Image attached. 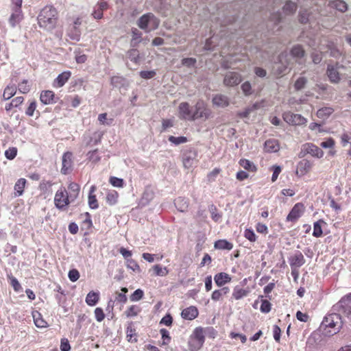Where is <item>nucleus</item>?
<instances>
[{"mask_svg":"<svg viewBox=\"0 0 351 351\" xmlns=\"http://www.w3.org/2000/svg\"><path fill=\"white\" fill-rule=\"evenodd\" d=\"M210 213L211 214V218L216 222L219 221L222 215L218 213L217 208L215 206L211 205L209 208Z\"/></svg>","mask_w":351,"mask_h":351,"instance_id":"nucleus-50","label":"nucleus"},{"mask_svg":"<svg viewBox=\"0 0 351 351\" xmlns=\"http://www.w3.org/2000/svg\"><path fill=\"white\" fill-rule=\"evenodd\" d=\"M54 205L60 210H64L73 202L65 187L61 186L54 196Z\"/></svg>","mask_w":351,"mask_h":351,"instance_id":"nucleus-3","label":"nucleus"},{"mask_svg":"<svg viewBox=\"0 0 351 351\" xmlns=\"http://www.w3.org/2000/svg\"><path fill=\"white\" fill-rule=\"evenodd\" d=\"M280 149V145L276 139H268L264 143V150L268 153H275Z\"/></svg>","mask_w":351,"mask_h":351,"instance_id":"nucleus-19","label":"nucleus"},{"mask_svg":"<svg viewBox=\"0 0 351 351\" xmlns=\"http://www.w3.org/2000/svg\"><path fill=\"white\" fill-rule=\"evenodd\" d=\"M249 292L250 291L247 289H245L239 287V286H237L234 288L232 292V297L235 300H238L244 297H246L248 295Z\"/></svg>","mask_w":351,"mask_h":351,"instance_id":"nucleus-31","label":"nucleus"},{"mask_svg":"<svg viewBox=\"0 0 351 351\" xmlns=\"http://www.w3.org/2000/svg\"><path fill=\"white\" fill-rule=\"evenodd\" d=\"M212 101L214 106L219 108H225L230 104L228 97L221 94L215 95Z\"/></svg>","mask_w":351,"mask_h":351,"instance_id":"nucleus-21","label":"nucleus"},{"mask_svg":"<svg viewBox=\"0 0 351 351\" xmlns=\"http://www.w3.org/2000/svg\"><path fill=\"white\" fill-rule=\"evenodd\" d=\"M178 114L180 119L191 121L197 119L206 121L213 116L211 109L202 99L196 102V113L190 112V104L188 102H182L178 106Z\"/></svg>","mask_w":351,"mask_h":351,"instance_id":"nucleus-1","label":"nucleus"},{"mask_svg":"<svg viewBox=\"0 0 351 351\" xmlns=\"http://www.w3.org/2000/svg\"><path fill=\"white\" fill-rule=\"evenodd\" d=\"M282 117L286 123L292 125H302L307 122L306 119L301 114H295L290 111L284 112Z\"/></svg>","mask_w":351,"mask_h":351,"instance_id":"nucleus-9","label":"nucleus"},{"mask_svg":"<svg viewBox=\"0 0 351 351\" xmlns=\"http://www.w3.org/2000/svg\"><path fill=\"white\" fill-rule=\"evenodd\" d=\"M330 7L336 9L341 12H345L348 10L347 3L343 0H334L329 3Z\"/></svg>","mask_w":351,"mask_h":351,"instance_id":"nucleus-26","label":"nucleus"},{"mask_svg":"<svg viewBox=\"0 0 351 351\" xmlns=\"http://www.w3.org/2000/svg\"><path fill=\"white\" fill-rule=\"evenodd\" d=\"M99 123L104 125H111L114 121L113 118H108L107 113H101L98 115Z\"/></svg>","mask_w":351,"mask_h":351,"instance_id":"nucleus-44","label":"nucleus"},{"mask_svg":"<svg viewBox=\"0 0 351 351\" xmlns=\"http://www.w3.org/2000/svg\"><path fill=\"white\" fill-rule=\"evenodd\" d=\"M73 154L71 152H67L62 156V167L61 169V173L66 175L69 173L72 170L73 166Z\"/></svg>","mask_w":351,"mask_h":351,"instance_id":"nucleus-12","label":"nucleus"},{"mask_svg":"<svg viewBox=\"0 0 351 351\" xmlns=\"http://www.w3.org/2000/svg\"><path fill=\"white\" fill-rule=\"evenodd\" d=\"M96 191V186L95 185L91 186L89 193H88V206L91 209H97L99 207V204L94 194Z\"/></svg>","mask_w":351,"mask_h":351,"instance_id":"nucleus-24","label":"nucleus"},{"mask_svg":"<svg viewBox=\"0 0 351 351\" xmlns=\"http://www.w3.org/2000/svg\"><path fill=\"white\" fill-rule=\"evenodd\" d=\"M87 159L93 163H97L101 160V157L97 149L90 151L87 153Z\"/></svg>","mask_w":351,"mask_h":351,"instance_id":"nucleus-42","label":"nucleus"},{"mask_svg":"<svg viewBox=\"0 0 351 351\" xmlns=\"http://www.w3.org/2000/svg\"><path fill=\"white\" fill-rule=\"evenodd\" d=\"M95 316L97 322H101L105 318V314L101 308L97 307L95 309Z\"/></svg>","mask_w":351,"mask_h":351,"instance_id":"nucleus-62","label":"nucleus"},{"mask_svg":"<svg viewBox=\"0 0 351 351\" xmlns=\"http://www.w3.org/2000/svg\"><path fill=\"white\" fill-rule=\"evenodd\" d=\"M159 23V20L152 13L143 14L138 21V27L147 32L157 29Z\"/></svg>","mask_w":351,"mask_h":351,"instance_id":"nucleus-5","label":"nucleus"},{"mask_svg":"<svg viewBox=\"0 0 351 351\" xmlns=\"http://www.w3.org/2000/svg\"><path fill=\"white\" fill-rule=\"evenodd\" d=\"M17 154V149L15 147L9 148L5 152V156L9 159L12 160L14 159Z\"/></svg>","mask_w":351,"mask_h":351,"instance_id":"nucleus-64","label":"nucleus"},{"mask_svg":"<svg viewBox=\"0 0 351 351\" xmlns=\"http://www.w3.org/2000/svg\"><path fill=\"white\" fill-rule=\"evenodd\" d=\"M304 206L302 203L295 204L287 217V221H296L304 213Z\"/></svg>","mask_w":351,"mask_h":351,"instance_id":"nucleus-11","label":"nucleus"},{"mask_svg":"<svg viewBox=\"0 0 351 351\" xmlns=\"http://www.w3.org/2000/svg\"><path fill=\"white\" fill-rule=\"evenodd\" d=\"M175 206L179 211L184 212L188 208L189 203L186 199L180 197L175 200Z\"/></svg>","mask_w":351,"mask_h":351,"instance_id":"nucleus-35","label":"nucleus"},{"mask_svg":"<svg viewBox=\"0 0 351 351\" xmlns=\"http://www.w3.org/2000/svg\"><path fill=\"white\" fill-rule=\"evenodd\" d=\"M168 140L169 142H171V143H173L176 145H178L180 144L185 143L187 142V138L185 136L176 137L173 136H169Z\"/></svg>","mask_w":351,"mask_h":351,"instance_id":"nucleus-49","label":"nucleus"},{"mask_svg":"<svg viewBox=\"0 0 351 351\" xmlns=\"http://www.w3.org/2000/svg\"><path fill=\"white\" fill-rule=\"evenodd\" d=\"M153 269L156 276H165L169 274V270L167 269V267H162L160 265H155L153 267Z\"/></svg>","mask_w":351,"mask_h":351,"instance_id":"nucleus-47","label":"nucleus"},{"mask_svg":"<svg viewBox=\"0 0 351 351\" xmlns=\"http://www.w3.org/2000/svg\"><path fill=\"white\" fill-rule=\"evenodd\" d=\"M8 278L10 279V284L13 289H14V291H19L21 289V286L18 280L12 275H9Z\"/></svg>","mask_w":351,"mask_h":351,"instance_id":"nucleus-60","label":"nucleus"},{"mask_svg":"<svg viewBox=\"0 0 351 351\" xmlns=\"http://www.w3.org/2000/svg\"><path fill=\"white\" fill-rule=\"evenodd\" d=\"M68 189L70 198L74 202L79 196L80 187L77 183L71 182L69 184Z\"/></svg>","mask_w":351,"mask_h":351,"instance_id":"nucleus-25","label":"nucleus"},{"mask_svg":"<svg viewBox=\"0 0 351 351\" xmlns=\"http://www.w3.org/2000/svg\"><path fill=\"white\" fill-rule=\"evenodd\" d=\"M140 76L145 80L152 79L155 77L156 73L155 71H141L140 72Z\"/></svg>","mask_w":351,"mask_h":351,"instance_id":"nucleus-59","label":"nucleus"},{"mask_svg":"<svg viewBox=\"0 0 351 351\" xmlns=\"http://www.w3.org/2000/svg\"><path fill=\"white\" fill-rule=\"evenodd\" d=\"M199 315V311L197 307L191 306L182 310L181 316L183 319L187 320H193L195 319Z\"/></svg>","mask_w":351,"mask_h":351,"instance_id":"nucleus-16","label":"nucleus"},{"mask_svg":"<svg viewBox=\"0 0 351 351\" xmlns=\"http://www.w3.org/2000/svg\"><path fill=\"white\" fill-rule=\"evenodd\" d=\"M344 66L342 64L337 62L335 64H328L326 69V74L329 79V81L332 84H337L341 80L340 74L339 70L343 69Z\"/></svg>","mask_w":351,"mask_h":351,"instance_id":"nucleus-8","label":"nucleus"},{"mask_svg":"<svg viewBox=\"0 0 351 351\" xmlns=\"http://www.w3.org/2000/svg\"><path fill=\"white\" fill-rule=\"evenodd\" d=\"M291 267L298 268L305 263V259L301 252L297 251L289 258Z\"/></svg>","mask_w":351,"mask_h":351,"instance_id":"nucleus-14","label":"nucleus"},{"mask_svg":"<svg viewBox=\"0 0 351 351\" xmlns=\"http://www.w3.org/2000/svg\"><path fill=\"white\" fill-rule=\"evenodd\" d=\"M328 48L330 50V56L336 58H339L341 56V53L340 51L334 46L333 43H328Z\"/></svg>","mask_w":351,"mask_h":351,"instance_id":"nucleus-53","label":"nucleus"},{"mask_svg":"<svg viewBox=\"0 0 351 351\" xmlns=\"http://www.w3.org/2000/svg\"><path fill=\"white\" fill-rule=\"evenodd\" d=\"M296 9V4L291 1H287L282 8L283 12L285 15H289L294 13Z\"/></svg>","mask_w":351,"mask_h":351,"instance_id":"nucleus-39","label":"nucleus"},{"mask_svg":"<svg viewBox=\"0 0 351 351\" xmlns=\"http://www.w3.org/2000/svg\"><path fill=\"white\" fill-rule=\"evenodd\" d=\"M137 333L136 329L133 327L132 324H128L126 328V338L129 342H136L137 341Z\"/></svg>","mask_w":351,"mask_h":351,"instance_id":"nucleus-28","label":"nucleus"},{"mask_svg":"<svg viewBox=\"0 0 351 351\" xmlns=\"http://www.w3.org/2000/svg\"><path fill=\"white\" fill-rule=\"evenodd\" d=\"M244 237L251 242H254L256 240V236L254 231L251 229H246L245 230Z\"/></svg>","mask_w":351,"mask_h":351,"instance_id":"nucleus-61","label":"nucleus"},{"mask_svg":"<svg viewBox=\"0 0 351 351\" xmlns=\"http://www.w3.org/2000/svg\"><path fill=\"white\" fill-rule=\"evenodd\" d=\"M334 112V109L331 107H323L317 112V116L321 119H326Z\"/></svg>","mask_w":351,"mask_h":351,"instance_id":"nucleus-37","label":"nucleus"},{"mask_svg":"<svg viewBox=\"0 0 351 351\" xmlns=\"http://www.w3.org/2000/svg\"><path fill=\"white\" fill-rule=\"evenodd\" d=\"M160 333L162 336V339L163 340L162 345H167L170 342L171 337L169 336V331L165 328H162L160 330Z\"/></svg>","mask_w":351,"mask_h":351,"instance_id":"nucleus-54","label":"nucleus"},{"mask_svg":"<svg viewBox=\"0 0 351 351\" xmlns=\"http://www.w3.org/2000/svg\"><path fill=\"white\" fill-rule=\"evenodd\" d=\"M68 277L71 282H75L80 278V273L77 269H73L69 271Z\"/></svg>","mask_w":351,"mask_h":351,"instance_id":"nucleus-63","label":"nucleus"},{"mask_svg":"<svg viewBox=\"0 0 351 351\" xmlns=\"http://www.w3.org/2000/svg\"><path fill=\"white\" fill-rule=\"evenodd\" d=\"M104 134L101 132H95L92 136H83L84 141L86 142V146L97 145L101 142Z\"/></svg>","mask_w":351,"mask_h":351,"instance_id":"nucleus-15","label":"nucleus"},{"mask_svg":"<svg viewBox=\"0 0 351 351\" xmlns=\"http://www.w3.org/2000/svg\"><path fill=\"white\" fill-rule=\"evenodd\" d=\"M271 304L267 300H262L260 310L262 313H267L271 311Z\"/></svg>","mask_w":351,"mask_h":351,"instance_id":"nucleus-57","label":"nucleus"},{"mask_svg":"<svg viewBox=\"0 0 351 351\" xmlns=\"http://www.w3.org/2000/svg\"><path fill=\"white\" fill-rule=\"evenodd\" d=\"M118 193L115 191H110L106 195V202L109 205H114L117 202Z\"/></svg>","mask_w":351,"mask_h":351,"instance_id":"nucleus-43","label":"nucleus"},{"mask_svg":"<svg viewBox=\"0 0 351 351\" xmlns=\"http://www.w3.org/2000/svg\"><path fill=\"white\" fill-rule=\"evenodd\" d=\"M12 13L9 19V23L12 27H14L23 19L21 10L12 9Z\"/></svg>","mask_w":351,"mask_h":351,"instance_id":"nucleus-22","label":"nucleus"},{"mask_svg":"<svg viewBox=\"0 0 351 351\" xmlns=\"http://www.w3.org/2000/svg\"><path fill=\"white\" fill-rule=\"evenodd\" d=\"M26 184L25 178H20L17 180L14 185V191L16 196H21L23 193Z\"/></svg>","mask_w":351,"mask_h":351,"instance_id":"nucleus-34","label":"nucleus"},{"mask_svg":"<svg viewBox=\"0 0 351 351\" xmlns=\"http://www.w3.org/2000/svg\"><path fill=\"white\" fill-rule=\"evenodd\" d=\"M143 291L138 289L130 295V300L132 302L138 301L143 297Z\"/></svg>","mask_w":351,"mask_h":351,"instance_id":"nucleus-58","label":"nucleus"},{"mask_svg":"<svg viewBox=\"0 0 351 351\" xmlns=\"http://www.w3.org/2000/svg\"><path fill=\"white\" fill-rule=\"evenodd\" d=\"M239 165L245 169L254 172L256 171V167L253 162L247 159H241Z\"/></svg>","mask_w":351,"mask_h":351,"instance_id":"nucleus-40","label":"nucleus"},{"mask_svg":"<svg viewBox=\"0 0 351 351\" xmlns=\"http://www.w3.org/2000/svg\"><path fill=\"white\" fill-rule=\"evenodd\" d=\"M191 338L204 343L205 337L202 328H196L194 330L193 335L191 336Z\"/></svg>","mask_w":351,"mask_h":351,"instance_id":"nucleus-38","label":"nucleus"},{"mask_svg":"<svg viewBox=\"0 0 351 351\" xmlns=\"http://www.w3.org/2000/svg\"><path fill=\"white\" fill-rule=\"evenodd\" d=\"M342 324V318L337 311H333L332 313L326 315L322 323L323 327L333 328L334 334L339 331Z\"/></svg>","mask_w":351,"mask_h":351,"instance_id":"nucleus-6","label":"nucleus"},{"mask_svg":"<svg viewBox=\"0 0 351 351\" xmlns=\"http://www.w3.org/2000/svg\"><path fill=\"white\" fill-rule=\"evenodd\" d=\"M302 151L306 154H311L313 157L320 158L323 156V151L313 143H306L302 145Z\"/></svg>","mask_w":351,"mask_h":351,"instance_id":"nucleus-13","label":"nucleus"},{"mask_svg":"<svg viewBox=\"0 0 351 351\" xmlns=\"http://www.w3.org/2000/svg\"><path fill=\"white\" fill-rule=\"evenodd\" d=\"M231 280L230 276L225 272L218 273L214 276L215 282L219 287H223L225 284L230 282Z\"/></svg>","mask_w":351,"mask_h":351,"instance_id":"nucleus-20","label":"nucleus"},{"mask_svg":"<svg viewBox=\"0 0 351 351\" xmlns=\"http://www.w3.org/2000/svg\"><path fill=\"white\" fill-rule=\"evenodd\" d=\"M215 247L219 250H230L233 247L232 243L225 239L218 240L215 243Z\"/></svg>","mask_w":351,"mask_h":351,"instance_id":"nucleus-33","label":"nucleus"},{"mask_svg":"<svg viewBox=\"0 0 351 351\" xmlns=\"http://www.w3.org/2000/svg\"><path fill=\"white\" fill-rule=\"evenodd\" d=\"M99 294L95 291H90L86 298V302L88 306H95L99 301Z\"/></svg>","mask_w":351,"mask_h":351,"instance_id":"nucleus-30","label":"nucleus"},{"mask_svg":"<svg viewBox=\"0 0 351 351\" xmlns=\"http://www.w3.org/2000/svg\"><path fill=\"white\" fill-rule=\"evenodd\" d=\"M71 72L70 71H64L58 75V77L56 78L54 83L57 84V87H62L63 86L65 83L68 81L69 77H71Z\"/></svg>","mask_w":351,"mask_h":351,"instance_id":"nucleus-27","label":"nucleus"},{"mask_svg":"<svg viewBox=\"0 0 351 351\" xmlns=\"http://www.w3.org/2000/svg\"><path fill=\"white\" fill-rule=\"evenodd\" d=\"M308 82V79L304 76L299 77L294 83V88L295 90L303 89Z\"/></svg>","mask_w":351,"mask_h":351,"instance_id":"nucleus-41","label":"nucleus"},{"mask_svg":"<svg viewBox=\"0 0 351 351\" xmlns=\"http://www.w3.org/2000/svg\"><path fill=\"white\" fill-rule=\"evenodd\" d=\"M197 152L195 149L186 150L182 154V163L185 169H191L197 163Z\"/></svg>","mask_w":351,"mask_h":351,"instance_id":"nucleus-7","label":"nucleus"},{"mask_svg":"<svg viewBox=\"0 0 351 351\" xmlns=\"http://www.w3.org/2000/svg\"><path fill=\"white\" fill-rule=\"evenodd\" d=\"M332 311H337L340 317H346L351 320V293L341 298L332 306Z\"/></svg>","mask_w":351,"mask_h":351,"instance_id":"nucleus-4","label":"nucleus"},{"mask_svg":"<svg viewBox=\"0 0 351 351\" xmlns=\"http://www.w3.org/2000/svg\"><path fill=\"white\" fill-rule=\"evenodd\" d=\"M324 221L323 220H319L314 223L313 225V235L315 237H320L322 234V224L324 223Z\"/></svg>","mask_w":351,"mask_h":351,"instance_id":"nucleus-45","label":"nucleus"},{"mask_svg":"<svg viewBox=\"0 0 351 351\" xmlns=\"http://www.w3.org/2000/svg\"><path fill=\"white\" fill-rule=\"evenodd\" d=\"M241 82V75L234 71H228L224 75L223 84L227 86H234Z\"/></svg>","mask_w":351,"mask_h":351,"instance_id":"nucleus-10","label":"nucleus"},{"mask_svg":"<svg viewBox=\"0 0 351 351\" xmlns=\"http://www.w3.org/2000/svg\"><path fill=\"white\" fill-rule=\"evenodd\" d=\"M40 100L43 104L45 105L56 102L55 94L51 90L42 91L40 95Z\"/></svg>","mask_w":351,"mask_h":351,"instance_id":"nucleus-18","label":"nucleus"},{"mask_svg":"<svg viewBox=\"0 0 351 351\" xmlns=\"http://www.w3.org/2000/svg\"><path fill=\"white\" fill-rule=\"evenodd\" d=\"M230 292V288L228 287H223L219 289L215 290L211 295V299L215 301H219L222 300L223 295H226Z\"/></svg>","mask_w":351,"mask_h":351,"instance_id":"nucleus-23","label":"nucleus"},{"mask_svg":"<svg viewBox=\"0 0 351 351\" xmlns=\"http://www.w3.org/2000/svg\"><path fill=\"white\" fill-rule=\"evenodd\" d=\"M34 322L38 328H45L47 326V322L43 318L41 314L38 311L32 313Z\"/></svg>","mask_w":351,"mask_h":351,"instance_id":"nucleus-29","label":"nucleus"},{"mask_svg":"<svg viewBox=\"0 0 351 351\" xmlns=\"http://www.w3.org/2000/svg\"><path fill=\"white\" fill-rule=\"evenodd\" d=\"M141 309L138 306L132 305L127 309V311H125V313L128 317H135L141 312Z\"/></svg>","mask_w":351,"mask_h":351,"instance_id":"nucleus-46","label":"nucleus"},{"mask_svg":"<svg viewBox=\"0 0 351 351\" xmlns=\"http://www.w3.org/2000/svg\"><path fill=\"white\" fill-rule=\"evenodd\" d=\"M16 92V88L15 85H8L6 86L3 91V99L4 100H8L12 97Z\"/></svg>","mask_w":351,"mask_h":351,"instance_id":"nucleus-36","label":"nucleus"},{"mask_svg":"<svg viewBox=\"0 0 351 351\" xmlns=\"http://www.w3.org/2000/svg\"><path fill=\"white\" fill-rule=\"evenodd\" d=\"M241 90L245 96H249L252 94V86L249 82H245L242 84Z\"/></svg>","mask_w":351,"mask_h":351,"instance_id":"nucleus-56","label":"nucleus"},{"mask_svg":"<svg viewBox=\"0 0 351 351\" xmlns=\"http://www.w3.org/2000/svg\"><path fill=\"white\" fill-rule=\"evenodd\" d=\"M305 53V51L302 47L301 45H295L292 47L291 50V55L296 58V59H301L304 57Z\"/></svg>","mask_w":351,"mask_h":351,"instance_id":"nucleus-32","label":"nucleus"},{"mask_svg":"<svg viewBox=\"0 0 351 351\" xmlns=\"http://www.w3.org/2000/svg\"><path fill=\"white\" fill-rule=\"evenodd\" d=\"M203 344L204 343L192 338H190L189 341V348L190 351H197L202 347Z\"/></svg>","mask_w":351,"mask_h":351,"instance_id":"nucleus-48","label":"nucleus"},{"mask_svg":"<svg viewBox=\"0 0 351 351\" xmlns=\"http://www.w3.org/2000/svg\"><path fill=\"white\" fill-rule=\"evenodd\" d=\"M53 183L51 181H42L40 183L39 188L41 191L44 193H49L51 191V186Z\"/></svg>","mask_w":351,"mask_h":351,"instance_id":"nucleus-51","label":"nucleus"},{"mask_svg":"<svg viewBox=\"0 0 351 351\" xmlns=\"http://www.w3.org/2000/svg\"><path fill=\"white\" fill-rule=\"evenodd\" d=\"M311 167L312 165L308 160H302L298 164L296 174L300 176H304L311 170Z\"/></svg>","mask_w":351,"mask_h":351,"instance_id":"nucleus-17","label":"nucleus"},{"mask_svg":"<svg viewBox=\"0 0 351 351\" xmlns=\"http://www.w3.org/2000/svg\"><path fill=\"white\" fill-rule=\"evenodd\" d=\"M69 37L73 40L78 41L80 39L81 32L79 29H72L68 32Z\"/></svg>","mask_w":351,"mask_h":351,"instance_id":"nucleus-52","label":"nucleus"},{"mask_svg":"<svg viewBox=\"0 0 351 351\" xmlns=\"http://www.w3.org/2000/svg\"><path fill=\"white\" fill-rule=\"evenodd\" d=\"M37 19L40 27L51 31L56 27L58 12L53 6L46 5L40 10Z\"/></svg>","mask_w":351,"mask_h":351,"instance_id":"nucleus-2","label":"nucleus"},{"mask_svg":"<svg viewBox=\"0 0 351 351\" xmlns=\"http://www.w3.org/2000/svg\"><path fill=\"white\" fill-rule=\"evenodd\" d=\"M342 146L346 147L351 140V132H344L340 136Z\"/></svg>","mask_w":351,"mask_h":351,"instance_id":"nucleus-55","label":"nucleus"}]
</instances>
